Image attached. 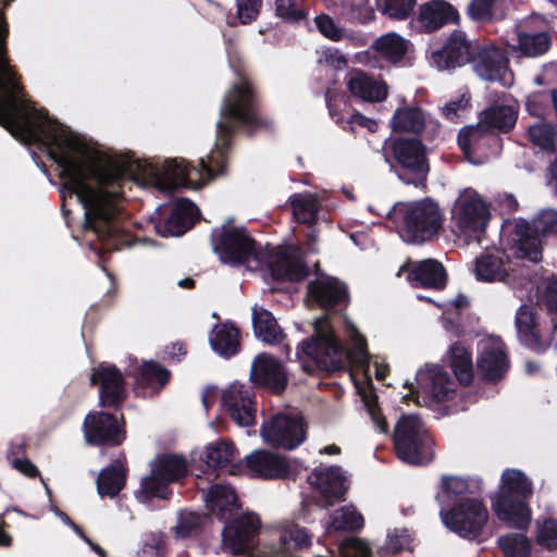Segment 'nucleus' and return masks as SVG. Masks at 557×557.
<instances>
[{
    "label": "nucleus",
    "instance_id": "f257e3e1",
    "mask_svg": "<svg viewBox=\"0 0 557 557\" xmlns=\"http://www.w3.org/2000/svg\"><path fill=\"white\" fill-rule=\"evenodd\" d=\"M211 245L221 262L231 265L247 264L250 269L261 268L264 262L272 276L277 280L300 281L309 272L300 248L280 247L264 260L246 228L234 226L230 221L212 230Z\"/></svg>",
    "mask_w": 557,
    "mask_h": 557
},
{
    "label": "nucleus",
    "instance_id": "f03ea898",
    "mask_svg": "<svg viewBox=\"0 0 557 557\" xmlns=\"http://www.w3.org/2000/svg\"><path fill=\"white\" fill-rule=\"evenodd\" d=\"M343 320L349 338V348H345L336 337L329 315L314 320L312 336L304 341L296 351L306 372L312 373L314 370L332 372L348 366L368 371L370 355L366 338L347 318Z\"/></svg>",
    "mask_w": 557,
    "mask_h": 557
},
{
    "label": "nucleus",
    "instance_id": "7ed1b4c3",
    "mask_svg": "<svg viewBox=\"0 0 557 557\" xmlns=\"http://www.w3.org/2000/svg\"><path fill=\"white\" fill-rule=\"evenodd\" d=\"M206 506L218 519L225 521L222 543L233 554L245 553L257 534L260 521L253 513L242 515L231 519L238 510L237 496L228 484L215 483L205 494Z\"/></svg>",
    "mask_w": 557,
    "mask_h": 557
},
{
    "label": "nucleus",
    "instance_id": "20e7f679",
    "mask_svg": "<svg viewBox=\"0 0 557 557\" xmlns=\"http://www.w3.org/2000/svg\"><path fill=\"white\" fill-rule=\"evenodd\" d=\"M557 234V210L545 208L540 210L528 222L522 218L505 220L500 228V237L515 249L518 258L531 262L542 259L543 238Z\"/></svg>",
    "mask_w": 557,
    "mask_h": 557
},
{
    "label": "nucleus",
    "instance_id": "39448f33",
    "mask_svg": "<svg viewBox=\"0 0 557 557\" xmlns=\"http://www.w3.org/2000/svg\"><path fill=\"white\" fill-rule=\"evenodd\" d=\"M532 492V483L521 470H505L502 474L500 490L492 499L498 519L511 528L527 529L531 522V510L525 499Z\"/></svg>",
    "mask_w": 557,
    "mask_h": 557
},
{
    "label": "nucleus",
    "instance_id": "423d86ee",
    "mask_svg": "<svg viewBox=\"0 0 557 557\" xmlns=\"http://www.w3.org/2000/svg\"><path fill=\"white\" fill-rule=\"evenodd\" d=\"M387 215L401 221V237L410 244L431 240L443 226L441 208L430 198L397 202L387 211Z\"/></svg>",
    "mask_w": 557,
    "mask_h": 557
},
{
    "label": "nucleus",
    "instance_id": "0eeeda50",
    "mask_svg": "<svg viewBox=\"0 0 557 557\" xmlns=\"http://www.w3.org/2000/svg\"><path fill=\"white\" fill-rule=\"evenodd\" d=\"M491 213L487 203L472 188L459 193L451 209L455 233L467 245L481 244L490 222Z\"/></svg>",
    "mask_w": 557,
    "mask_h": 557
},
{
    "label": "nucleus",
    "instance_id": "6e6552de",
    "mask_svg": "<svg viewBox=\"0 0 557 557\" xmlns=\"http://www.w3.org/2000/svg\"><path fill=\"white\" fill-rule=\"evenodd\" d=\"M397 457L411 466L426 465L433 460V441L416 414H404L393 434Z\"/></svg>",
    "mask_w": 557,
    "mask_h": 557
},
{
    "label": "nucleus",
    "instance_id": "1a4fd4ad",
    "mask_svg": "<svg viewBox=\"0 0 557 557\" xmlns=\"http://www.w3.org/2000/svg\"><path fill=\"white\" fill-rule=\"evenodd\" d=\"M388 148L398 165L397 176L406 185L424 188L430 172L426 148L418 138L397 137Z\"/></svg>",
    "mask_w": 557,
    "mask_h": 557
},
{
    "label": "nucleus",
    "instance_id": "9d476101",
    "mask_svg": "<svg viewBox=\"0 0 557 557\" xmlns=\"http://www.w3.org/2000/svg\"><path fill=\"white\" fill-rule=\"evenodd\" d=\"M416 381L417 388L406 383L409 392L403 396L404 401L414 398V403L419 406H431L448 401L455 396L457 384L440 364H425L424 368L419 369Z\"/></svg>",
    "mask_w": 557,
    "mask_h": 557
},
{
    "label": "nucleus",
    "instance_id": "9b49d317",
    "mask_svg": "<svg viewBox=\"0 0 557 557\" xmlns=\"http://www.w3.org/2000/svg\"><path fill=\"white\" fill-rule=\"evenodd\" d=\"M150 474L143 478L135 496L140 502L150 497L166 499L169 484L177 482L187 474V462L178 455H160L150 463Z\"/></svg>",
    "mask_w": 557,
    "mask_h": 557
},
{
    "label": "nucleus",
    "instance_id": "f8f14e48",
    "mask_svg": "<svg viewBox=\"0 0 557 557\" xmlns=\"http://www.w3.org/2000/svg\"><path fill=\"white\" fill-rule=\"evenodd\" d=\"M440 516L447 529L460 537H478L487 522L488 511L481 500L466 498L450 509L441 508Z\"/></svg>",
    "mask_w": 557,
    "mask_h": 557
},
{
    "label": "nucleus",
    "instance_id": "ddd939ff",
    "mask_svg": "<svg viewBox=\"0 0 557 557\" xmlns=\"http://www.w3.org/2000/svg\"><path fill=\"white\" fill-rule=\"evenodd\" d=\"M248 474L261 480H282L296 478L301 465L296 459L269 450L256 449L245 457Z\"/></svg>",
    "mask_w": 557,
    "mask_h": 557
},
{
    "label": "nucleus",
    "instance_id": "4468645a",
    "mask_svg": "<svg viewBox=\"0 0 557 557\" xmlns=\"http://www.w3.org/2000/svg\"><path fill=\"white\" fill-rule=\"evenodd\" d=\"M260 435L271 446L292 450L306 440V425L300 416L276 413L262 423Z\"/></svg>",
    "mask_w": 557,
    "mask_h": 557
},
{
    "label": "nucleus",
    "instance_id": "2eb2a0df",
    "mask_svg": "<svg viewBox=\"0 0 557 557\" xmlns=\"http://www.w3.org/2000/svg\"><path fill=\"white\" fill-rule=\"evenodd\" d=\"M223 411L239 428H250L256 423L257 408L250 388L235 382L222 393Z\"/></svg>",
    "mask_w": 557,
    "mask_h": 557
},
{
    "label": "nucleus",
    "instance_id": "dca6fc26",
    "mask_svg": "<svg viewBox=\"0 0 557 557\" xmlns=\"http://www.w3.org/2000/svg\"><path fill=\"white\" fill-rule=\"evenodd\" d=\"M471 63L473 71L481 79L499 82L504 86L512 84L508 59L503 50L495 46H476Z\"/></svg>",
    "mask_w": 557,
    "mask_h": 557
},
{
    "label": "nucleus",
    "instance_id": "f3484780",
    "mask_svg": "<svg viewBox=\"0 0 557 557\" xmlns=\"http://www.w3.org/2000/svg\"><path fill=\"white\" fill-rule=\"evenodd\" d=\"M307 481L314 492L321 497L322 506H330L339 500L347 492V475L338 466L317 467Z\"/></svg>",
    "mask_w": 557,
    "mask_h": 557
},
{
    "label": "nucleus",
    "instance_id": "a211bd4d",
    "mask_svg": "<svg viewBox=\"0 0 557 557\" xmlns=\"http://www.w3.org/2000/svg\"><path fill=\"white\" fill-rule=\"evenodd\" d=\"M476 46L461 30H454L442 49L431 54V64L438 71H449L471 62Z\"/></svg>",
    "mask_w": 557,
    "mask_h": 557
},
{
    "label": "nucleus",
    "instance_id": "6ab92c4d",
    "mask_svg": "<svg viewBox=\"0 0 557 557\" xmlns=\"http://www.w3.org/2000/svg\"><path fill=\"white\" fill-rule=\"evenodd\" d=\"M478 370L482 376L495 382L507 372L509 362L504 344L497 336H486L478 343Z\"/></svg>",
    "mask_w": 557,
    "mask_h": 557
},
{
    "label": "nucleus",
    "instance_id": "aec40b11",
    "mask_svg": "<svg viewBox=\"0 0 557 557\" xmlns=\"http://www.w3.org/2000/svg\"><path fill=\"white\" fill-rule=\"evenodd\" d=\"M471 272L479 282L508 284L513 270L509 258L503 251L493 249L474 259Z\"/></svg>",
    "mask_w": 557,
    "mask_h": 557
},
{
    "label": "nucleus",
    "instance_id": "412c9836",
    "mask_svg": "<svg viewBox=\"0 0 557 557\" xmlns=\"http://www.w3.org/2000/svg\"><path fill=\"white\" fill-rule=\"evenodd\" d=\"M85 441L89 445H120L124 434L116 417L96 412L86 416L83 424Z\"/></svg>",
    "mask_w": 557,
    "mask_h": 557
},
{
    "label": "nucleus",
    "instance_id": "4be33fe9",
    "mask_svg": "<svg viewBox=\"0 0 557 557\" xmlns=\"http://www.w3.org/2000/svg\"><path fill=\"white\" fill-rule=\"evenodd\" d=\"M250 380L275 393L283 392L287 385V375L283 364L267 352L255 357L250 369Z\"/></svg>",
    "mask_w": 557,
    "mask_h": 557
},
{
    "label": "nucleus",
    "instance_id": "5701e85b",
    "mask_svg": "<svg viewBox=\"0 0 557 557\" xmlns=\"http://www.w3.org/2000/svg\"><path fill=\"white\" fill-rule=\"evenodd\" d=\"M91 384L100 383L101 406L116 405L125 397L124 379L120 370L111 364L98 366L90 376Z\"/></svg>",
    "mask_w": 557,
    "mask_h": 557
},
{
    "label": "nucleus",
    "instance_id": "b1692460",
    "mask_svg": "<svg viewBox=\"0 0 557 557\" xmlns=\"http://www.w3.org/2000/svg\"><path fill=\"white\" fill-rule=\"evenodd\" d=\"M198 215L197 206L189 199L182 198L176 201L170 216L156 224L154 228L162 237L181 236L194 225Z\"/></svg>",
    "mask_w": 557,
    "mask_h": 557
},
{
    "label": "nucleus",
    "instance_id": "393cba45",
    "mask_svg": "<svg viewBox=\"0 0 557 557\" xmlns=\"http://www.w3.org/2000/svg\"><path fill=\"white\" fill-rule=\"evenodd\" d=\"M497 138L488 131V128L480 121L476 125L463 127L457 137L460 149L472 164H482V158H475L481 154L486 145L496 141Z\"/></svg>",
    "mask_w": 557,
    "mask_h": 557
},
{
    "label": "nucleus",
    "instance_id": "a878e982",
    "mask_svg": "<svg viewBox=\"0 0 557 557\" xmlns=\"http://www.w3.org/2000/svg\"><path fill=\"white\" fill-rule=\"evenodd\" d=\"M309 301L330 308L346 301V285L331 276H321L308 285Z\"/></svg>",
    "mask_w": 557,
    "mask_h": 557
},
{
    "label": "nucleus",
    "instance_id": "bb28decb",
    "mask_svg": "<svg viewBox=\"0 0 557 557\" xmlns=\"http://www.w3.org/2000/svg\"><path fill=\"white\" fill-rule=\"evenodd\" d=\"M408 50V41L397 33H386L377 37L370 46L369 52L387 64L400 62Z\"/></svg>",
    "mask_w": 557,
    "mask_h": 557
},
{
    "label": "nucleus",
    "instance_id": "cd10ccee",
    "mask_svg": "<svg viewBox=\"0 0 557 557\" xmlns=\"http://www.w3.org/2000/svg\"><path fill=\"white\" fill-rule=\"evenodd\" d=\"M349 91L363 101H382L387 96L386 85L377 79L357 71L347 78Z\"/></svg>",
    "mask_w": 557,
    "mask_h": 557
},
{
    "label": "nucleus",
    "instance_id": "c85d7f7f",
    "mask_svg": "<svg viewBox=\"0 0 557 557\" xmlns=\"http://www.w3.org/2000/svg\"><path fill=\"white\" fill-rule=\"evenodd\" d=\"M209 344L214 352L230 358L239 350V331L230 322L215 324L209 335Z\"/></svg>",
    "mask_w": 557,
    "mask_h": 557
},
{
    "label": "nucleus",
    "instance_id": "c756f323",
    "mask_svg": "<svg viewBox=\"0 0 557 557\" xmlns=\"http://www.w3.org/2000/svg\"><path fill=\"white\" fill-rule=\"evenodd\" d=\"M518 106L512 100H505L494 104L481 113V122L487 128L492 127L500 132H509L516 124Z\"/></svg>",
    "mask_w": 557,
    "mask_h": 557
},
{
    "label": "nucleus",
    "instance_id": "7c9ffc66",
    "mask_svg": "<svg viewBox=\"0 0 557 557\" xmlns=\"http://www.w3.org/2000/svg\"><path fill=\"white\" fill-rule=\"evenodd\" d=\"M456 17L454 8L443 1L434 0L420 8L419 23L428 33H432Z\"/></svg>",
    "mask_w": 557,
    "mask_h": 557
},
{
    "label": "nucleus",
    "instance_id": "2f4dec72",
    "mask_svg": "<svg viewBox=\"0 0 557 557\" xmlns=\"http://www.w3.org/2000/svg\"><path fill=\"white\" fill-rule=\"evenodd\" d=\"M252 327L257 338L265 344H277L283 337V331L273 314L267 309L258 306L252 307Z\"/></svg>",
    "mask_w": 557,
    "mask_h": 557
},
{
    "label": "nucleus",
    "instance_id": "473e14b6",
    "mask_svg": "<svg viewBox=\"0 0 557 557\" xmlns=\"http://www.w3.org/2000/svg\"><path fill=\"white\" fill-rule=\"evenodd\" d=\"M409 280L417 286L441 288L446 283V271L438 261L426 259L412 269Z\"/></svg>",
    "mask_w": 557,
    "mask_h": 557
},
{
    "label": "nucleus",
    "instance_id": "72a5a7b5",
    "mask_svg": "<svg viewBox=\"0 0 557 557\" xmlns=\"http://www.w3.org/2000/svg\"><path fill=\"white\" fill-rule=\"evenodd\" d=\"M516 329L519 341L533 350H543L546 344L541 339L534 323V314L528 306H520L516 312Z\"/></svg>",
    "mask_w": 557,
    "mask_h": 557
},
{
    "label": "nucleus",
    "instance_id": "f704fd0d",
    "mask_svg": "<svg viewBox=\"0 0 557 557\" xmlns=\"http://www.w3.org/2000/svg\"><path fill=\"white\" fill-rule=\"evenodd\" d=\"M125 469L120 461L101 470L97 478V491L101 497H115L125 485Z\"/></svg>",
    "mask_w": 557,
    "mask_h": 557
},
{
    "label": "nucleus",
    "instance_id": "c9c22d12",
    "mask_svg": "<svg viewBox=\"0 0 557 557\" xmlns=\"http://www.w3.org/2000/svg\"><path fill=\"white\" fill-rule=\"evenodd\" d=\"M391 126L395 132L419 134L424 129L425 114L414 106L399 108L393 114Z\"/></svg>",
    "mask_w": 557,
    "mask_h": 557
},
{
    "label": "nucleus",
    "instance_id": "e433bc0d",
    "mask_svg": "<svg viewBox=\"0 0 557 557\" xmlns=\"http://www.w3.org/2000/svg\"><path fill=\"white\" fill-rule=\"evenodd\" d=\"M448 358L456 379L462 384H469L473 377V363L469 350L460 344H454L449 348Z\"/></svg>",
    "mask_w": 557,
    "mask_h": 557
},
{
    "label": "nucleus",
    "instance_id": "4c0bfd02",
    "mask_svg": "<svg viewBox=\"0 0 557 557\" xmlns=\"http://www.w3.org/2000/svg\"><path fill=\"white\" fill-rule=\"evenodd\" d=\"M530 141L547 154L557 153V131L546 122H537L529 126Z\"/></svg>",
    "mask_w": 557,
    "mask_h": 557
},
{
    "label": "nucleus",
    "instance_id": "58836bf2",
    "mask_svg": "<svg viewBox=\"0 0 557 557\" xmlns=\"http://www.w3.org/2000/svg\"><path fill=\"white\" fill-rule=\"evenodd\" d=\"M363 516L352 505L335 509L330 516L329 529L355 531L363 527Z\"/></svg>",
    "mask_w": 557,
    "mask_h": 557
},
{
    "label": "nucleus",
    "instance_id": "ea45409f",
    "mask_svg": "<svg viewBox=\"0 0 557 557\" xmlns=\"http://www.w3.org/2000/svg\"><path fill=\"white\" fill-rule=\"evenodd\" d=\"M289 201L297 222L309 225L315 222L319 205L314 195L294 194L289 197Z\"/></svg>",
    "mask_w": 557,
    "mask_h": 557
},
{
    "label": "nucleus",
    "instance_id": "a19ab883",
    "mask_svg": "<svg viewBox=\"0 0 557 557\" xmlns=\"http://www.w3.org/2000/svg\"><path fill=\"white\" fill-rule=\"evenodd\" d=\"M237 450L232 442L221 441L208 446L206 463L209 468L226 469L236 458Z\"/></svg>",
    "mask_w": 557,
    "mask_h": 557
},
{
    "label": "nucleus",
    "instance_id": "79ce46f5",
    "mask_svg": "<svg viewBox=\"0 0 557 557\" xmlns=\"http://www.w3.org/2000/svg\"><path fill=\"white\" fill-rule=\"evenodd\" d=\"M339 14L348 22L366 25L374 20L369 0H341Z\"/></svg>",
    "mask_w": 557,
    "mask_h": 557
},
{
    "label": "nucleus",
    "instance_id": "37998d69",
    "mask_svg": "<svg viewBox=\"0 0 557 557\" xmlns=\"http://www.w3.org/2000/svg\"><path fill=\"white\" fill-rule=\"evenodd\" d=\"M550 45L546 33H519L517 48L525 57H537L545 53Z\"/></svg>",
    "mask_w": 557,
    "mask_h": 557
},
{
    "label": "nucleus",
    "instance_id": "c03bdc74",
    "mask_svg": "<svg viewBox=\"0 0 557 557\" xmlns=\"http://www.w3.org/2000/svg\"><path fill=\"white\" fill-rule=\"evenodd\" d=\"M469 491L468 482L455 475L442 478L441 491L436 494V500L441 508L446 509L453 498L465 495Z\"/></svg>",
    "mask_w": 557,
    "mask_h": 557
},
{
    "label": "nucleus",
    "instance_id": "a18cd8bd",
    "mask_svg": "<svg viewBox=\"0 0 557 557\" xmlns=\"http://www.w3.org/2000/svg\"><path fill=\"white\" fill-rule=\"evenodd\" d=\"M208 520L209 518L205 513L191 510H182L177 515V523L175 525L176 535L180 537L196 535Z\"/></svg>",
    "mask_w": 557,
    "mask_h": 557
},
{
    "label": "nucleus",
    "instance_id": "49530a36",
    "mask_svg": "<svg viewBox=\"0 0 557 557\" xmlns=\"http://www.w3.org/2000/svg\"><path fill=\"white\" fill-rule=\"evenodd\" d=\"M505 557H529L531 542L521 533L503 535L497 541Z\"/></svg>",
    "mask_w": 557,
    "mask_h": 557
},
{
    "label": "nucleus",
    "instance_id": "de8ad7c7",
    "mask_svg": "<svg viewBox=\"0 0 557 557\" xmlns=\"http://www.w3.org/2000/svg\"><path fill=\"white\" fill-rule=\"evenodd\" d=\"M416 0H375L376 10L391 20L403 21L409 17Z\"/></svg>",
    "mask_w": 557,
    "mask_h": 557
},
{
    "label": "nucleus",
    "instance_id": "09e8293b",
    "mask_svg": "<svg viewBox=\"0 0 557 557\" xmlns=\"http://www.w3.org/2000/svg\"><path fill=\"white\" fill-rule=\"evenodd\" d=\"M359 394L361 397V400L364 405V408L370 417V419L373 422V425L375 429L383 434H386L388 432V425L384 419V417L381 413L380 408L376 404V395L373 391L372 385H368L366 387L359 388Z\"/></svg>",
    "mask_w": 557,
    "mask_h": 557
},
{
    "label": "nucleus",
    "instance_id": "8fccbe9b",
    "mask_svg": "<svg viewBox=\"0 0 557 557\" xmlns=\"http://www.w3.org/2000/svg\"><path fill=\"white\" fill-rule=\"evenodd\" d=\"M280 542L284 550L292 548H302L309 545L310 536L304 528L298 525H288L280 533Z\"/></svg>",
    "mask_w": 557,
    "mask_h": 557
},
{
    "label": "nucleus",
    "instance_id": "3c124183",
    "mask_svg": "<svg viewBox=\"0 0 557 557\" xmlns=\"http://www.w3.org/2000/svg\"><path fill=\"white\" fill-rule=\"evenodd\" d=\"M169 376V371L162 366L153 361H148L143 364L138 381L147 385L157 384V388L160 389L166 384Z\"/></svg>",
    "mask_w": 557,
    "mask_h": 557
},
{
    "label": "nucleus",
    "instance_id": "603ef678",
    "mask_svg": "<svg viewBox=\"0 0 557 557\" xmlns=\"http://www.w3.org/2000/svg\"><path fill=\"white\" fill-rule=\"evenodd\" d=\"M313 24L318 32L331 41H341L345 37V28L341 27L333 17L321 13L313 17Z\"/></svg>",
    "mask_w": 557,
    "mask_h": 557
},
{
    "label": "nucleus",
    "instance_id": "864d4df0",
    "mask_svg": "<svg viewBox=\"0 0 557 557\" xmlns=\"http://www.w3.org/2000/svg\"><path fill=\"white\" fill-rule=\"evenodd\" d=\"M536 540L540 545L548 549L557 548V520L546 518L543 522L536 521Z\"/></svg>",
    "mask_w": 557,
    "mask_h": 557
},
{
    "label": "nucleus",
    "instance_id": "5fc2aeb1",
    "mask_svg": "<svg viewBox=\"0 0 557 557\" xmlns=\"http://www.w3.org/2000/svg\"><path fill=\"white\" fill-rule=\"evenodd\" d=\"M276 15L288 22H297L304 17L299 0H275Z\"/></svg>",
    "mask_w": 557,
    "mask_h": 557
},
{
    "label": "nucleus",
    "instance_id": "6e6d98bb",
    "mask_svg": "<svg viewBox=\"0 0 557 557\" xmlns=\"http://www.w3.org/2000/svg\"><path fill=\"white\" fill-rule=\"evenodd\" d=\"M262 0H236L237 16L242 24H248L257 18Z\"/></svg>",
    "mask_w": 557,
    "mask_h": 557
},
{
    "label": "nucleus",
    "instance_id": "4d7b16f0",
    "mask_svg": "<svg viewBox=\"0 0 557 557\" xmlns=\"http://www.w3.org/2000/svg\"><path fill=\"white\" fill-rule=\"evenodd\" d=\"M163 536L160 533H149L144 537L141 554L144 557H162L164 550Z\"/></svg>",
    "mask_w": 557,
    "mask_h": 557
},
{
    "label": "nucleus",
    "instance_id": "13d9d810",
    "mask_svg": "<svg viewBox=\"0 0 557 557\" xmlns=\"http://www.w3.org/2000/svg\"><path fill=\"white\" fill-rule=\"evenodd\" d=\"M493 4L494 0H471L467 11L473 21H487L492 17Z\"/></svg>",
    "mask_w": 557,
    "mask_h": 557
},
{
    "label": "nucleus",
    "instance_id": "bf43d9fd",
    "mask_svg": "<svg viewBox=\"0 0 557 557\" xmlns=\"http://www.w3.org/2000/svg\"><path fill=\"white\" fill-rule=\"evenodd\" d=\"M541 301L552 317H557V277L546 282Z\"/></svg>",
    "mask_w": 557,
    "mask_h": 557
},
{
    "label": "nucleus",
    "instance_id": "052dcab7",
    "mask_svg": "<svg viewBox=\"0 0 557 557\" xmlns=\"http://www.w3.org/2000/svg\"><path fill=\"white\" fill-rule=\"evenodd\" d=\"M410 544V534L406 529H395L387 535V549L393 554H396L405 548H408Z\"/></svg>",
    "mask_w": 557,
    "mask_h": 557
},
{
    "label": "nucleus",
    "instance_id": "680f3d73",
    "mask_svg": "<svg viewBox=\"0 0 557 557\" xmlns=\"http://www.w3.org/2000/svg\"><path fill=\"white\" fill-rule=\"evenodd\" d=\"M468 101H469V99L466 98L465 95H462L459 98H457L456 100H451V101L447 102L442 108L444 116L451 122H456L459 119V113L465 111V109L468 104Z\"/></svg>",
    "mask_w": 557,
    "mask_h": 557
},
{
    "label": "nucleus",
    "instance_id": "e2e57ef3",
    "mask_svg": "<svg viewBox=\"0 0 557 557\" xmlns=\"http://www.w3.org/2000/svg\"><path fill=\"white\" fill-rule=\"evenodd\" d=\"M355 125H359V126H362V127H366L368 128L370 132H375L376 131V122L360 114V113H355L350 116V119L348 121L345 122V124L343 125V128L344 129H350L351 132H355Z\"/></svg>",
    "mask_w": 557,
    "mask_h": 557
},
{
    "label": "nucleus",
    "instance_id": "0e129e2a",
    "mask_svg": "<svg viewBox=\"0 0 557 557\" xmlns=\"http://www.w3.org/2000/svg\"><path fill=\"white\" fill-rule=\"evenodd\" d=\"M13 467L29 478H35L39 473L37 467L28 459L16 458L13 460Z\"/></svg>",
    "mask_w": 557,
    "mask_h": 557
},
{
    "label": "nucleus",
    "instance_id": "69168bd1",
    "mask_svg": "<svg viewBox=\"0 0 557 557\" xmlns=\"http://www.w3.org/2000/svg\"><path fill=\"white\" fill-rule=\"evenodd\" d=\"M468 304V299L465 295L459 294L455 298L436 304L437 307L442 308L444 311L450 310V308L459 309L465 307Z\"/></svg>",
    "mask_w": 557,
    "mask_h": 557
},
{
    "label": "nucleus",
    "instance_id": "338daca9",
    "mask_svg": "<svg viewBox=\"0 0 557 557\" xmlns=\"http://www.w3.org/2000/svg\"><path fill=\"white\" fill-rule=\"evenodd\" d=\"M352 46L363 47L368 44V36L362 32H347L345 29V37Z\"/></svg>",
    "mask_w": 557,
    "mask_h": 557
},
{
    "label": "nucleus",
    "instance_id": "774afa93",
    "mask_svg": "<svg viewBox=\"0 0 557 557\" xmlns=\"http://www.w3.org/2000/svg\"><path fill=\"white\" fill-rule=\"evenodd\" d=\"M555 159L550 163L548 169L547 185L550 187L553 193L557 195V153L554 154Z\"/></svg>",
    "mask_w": 557,
    "mask_h": 557
}]
</instances>
